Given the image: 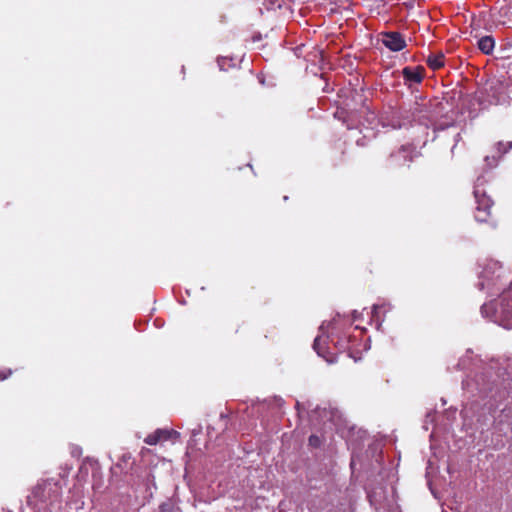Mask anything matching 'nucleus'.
Instances as JSON below:
<instances>
[{
	"label": "nucleus",
	"mask_w": 512,
	"mask_h": 512,
	"mask_svg": "<svg viewBox=\"0 0 512 512\" xmlns=\"http://www.w3.org/2000/svg\"><path fill=\"white\" fill-rule=\"evenodd\" d=\"M473 194L476 201L475 219L478 222H488L491 216V207L493 205V201L487 195L483 186V181L480 178L475 184Z\"/></svg>",
	"instance_id": "f257e3e1"
},
{
	"label": "nucleus",
	"mask_w": 512,
	"mask_h": 512,
	"mask_svg": "<svg viewBox=\"0 0 512 512\" xmlns=\"http://www.w3.org/2000/svg\"><path fill=\"white\" fill-rule=\"evenodd\" d=\"M414 147L411 145H402L397 150L390 153L386 160L388 169L398 171L410 166L414 159Z\"/></svg>",
	"instance_id": "f03ea898"
},
{
	"label": "nucleus",
	"mask_w": 512,
	"mask_h": 512,
	"mask_svg": "<svg viewBox=\"0 0 512 512\" xmlns=\"http://www.w3.org/2000/svg\"><path fill=\"white\" fill-rule=\"evenodd\" d=\"M382 44L391 51H400L406 46V42L399 32H384L380 34Z\"/></svg>",
	"instance_id": "7ed1b4c3"
},
{
	"label": "nucleus",
	"mask_w": 512,
	"mask_h": 512,
	"mask_svg": "<svg viewBox=\"0 0 512 512\" xmlns=\"http://www.w3.org/2000/svg\"><path fill=\"white\" fill-rule=\"evenodd\" d=\"M313 348L317 354L323 357L327 362L333 363L335 361L334 354L331 353L329 351V347H327L326 339L316 337L313 343Z\"/></svg>",
	"instance_id": "20e7f679"
},
{
	"label": "nucleus",
	"mask_w": 512,
	"mask_h": 512,
	"mask_svg": "<svg viewBox=\"0 0 512 512\" xmlns=\"http://www.w3.org/2000/svg\"><path fill=\"white\" fill-rule=\"evenodd\" d=\"M171 434H176V431L168 430V429H157L152 434H149L144 439V442L148 445H156L157 443H159L161 441H166L168 439H171Z\"/></svg>",
	"instance_id": "39448f33"
},
{
	"label": "nucleus",
	"mask_w": 512,
	"mask_h": 512,
	"mask_svg": "<svg viewBox=\"0 0 512 512\" xmlns=\"http://www.w3.org/2000/svg\"><path fill=\"white\" fill-rule=\"evenodd\" d=\"M403 75L409 83H420L424 77L423 66H405Z\"/></svg>",
	"instance_id": "423d86ee"
},
{
	"label": "nucleus",
	"mask_w": 512,
	"mask_h": 512,
	"mask_svg": "<svg viewBox=\"0 0 512 512\" xmlns=\"http://www.w3.org/2000/svg\"><path fill=\"white\" fill-rule=\"evenodd\" d=\"M495 41L491 36H484L478 40V48L484 54H490L494 48Z\"/></svg>",
	"instance_id": "0eeeda50"
},
{
	"label": "nucleus",
	"mask_w": 512,
	"mask_h": 512,
	"mask_svg": "<svg viewBox=\"0 0 512 512\" xmlns=\"http://www.w3.org/2000/svg\"><path fill=\"white\" fill-rule=\"evenodd\" d=\"M382 125L384 127H391L393 129H397V128H401L403 123L400 120V118L396 115V113H393L391 120H389L388 118L382 119Z\"/></svg>",
	"instance_id": "6e6552de"
},
{
	"label": "nucleus",
	"mask_w": 512,
	"mask_h": 512,
	"mask_svg": "<svg viewBox=\"0 0 512 512\" xmlns=\"http://www.w3.org/2000/svg\"><path fill=\"white\" fill-rule=\"evenodd\" d=\"M426 64H444V54L442 52H437V53L430 52L427 57Z\"/></svg>",
	"instance_id": "1a4fd4ad"
},
{
	"label": "nucleus",
	"mask_w": 512,
	"mask_h": 512,
	"mask_svg": "<svg viewBox=\"0 0 512 512\" xmlns=\"http://www.w3.org/2000/svg\"><path fill=\"white\" fill-rule=\"evenodd\" d=\"M510 149H512V141H508V142L499 141L496 144V150H497L499 157L506 154Z\"/></svg>",
	"instance_id": "9d476101"
},
{
	"label": "nucleus",
	"mask_w": 512,
	"mask_h": 512,
	"mask_svg": "<svg viewBox=\"0 0 512 512\" xmlns=\"http://www.w3.org/2000/svg\"><path fill=\"white\" fill-rule=\"evenodd\" d=\"M348 342H349V339L347 336H341L338 338L337 342L335 343V348L339 352L346 351L348 349Z\"/></svg>",
	"instance_id": "9b49d317"
},
{
	"label": "nucleus",
	"mask_w": 512,
	"mask_h": 512,
	"mask_svg": "<svg viewBox=\"0 0 512 512\" xmlns=\"http://www.w3.org/2000/svg\"><path fill=\"white\" fill-rule=\"evenodd\" d=\"M319 444H320V439H319V437H318V436H316V435H311V436L309 437V445L314 446V447H317V446H319Z\"/></svg>",
	"instance_id": "f8f14e48"
},
{
	"label": "nucleus",
	"mask_w": 512,
	"mask_h": 512,
	"mask_svg": "<svg viewBox=\"0 0 512 512\" xmlns=\"http://www.w3.org/2000/svg\"><path fill=\"white\" fill-rule=\"evenodd\" d=\"M356 144L360 147H365L368 144V139L366 136H363L359 139H357Z\"/></svg>",
	"instance_id": "ddd939ff"
},
{
	"label": "nucleus",
	"mask_w": 512,
	"mask_h": 512,
	"mask_svg": "<svg viewBox=\"0 0 512 512\" xmlns=\"http://www.w3.org/2000/svg\"><path fill=\"white\" fill-rule=\"evenodd\" d=\"M12 374V370L11 369H7L5 372L4 371H0V380H5L7 379L10 375Z\"/></svg>",
	"instance_id": "4468645a"
},
{
	"label": "nucleus",
	"mask_w": 512,
	"mask_h": 512,
	"mask_svg": "<svg viewBox=\"0 0 512 512\" xmlns=\"http://www.w3.org/2000/svg\"><path fill=\"white\" fill-rule=\"evenodd\" d=\"M130 459H131V455L130 454H123V456H122V461L123 462H126V461H128Z\"/></svg>",
	"instance_id": "2eb2a0df"
},
{
	"label": "nucleus",
	"mask_w": 512,
	"mask_h": 512,
	"mask_svg": "<svg viewBox=\"0 0 512 512\" xmlns=\"http://www.w3.org/2000/svg\"><path fill=\"white\" fill-rule=\"evenodd\" d=\"M180 437V433L176 431V434H171V439H176Z\"/></svg>",
	"instance_id": "dca6fc26"
},
{
	"label": "nucleus",
	"mask_w": 512,
	"mask_h": 512,
	"mask_svg": "<svg viewBox=\"0 0 512 512\" xmlns=\"http://www.w3.org/2000/svg\"><path fill=\"white\" fill-rule=\"evenodd\" d=\"M226 60H229V61L233 62V61H235L236 59H235L234 57H232V56H229V57H228V56H226Z\"/></svg>",
	"instance_id": "f3484780"
},
{
	"label": "nucleus",
	"mask_w": 512,
	"mask_h": 512,
	"mask_svg": "<svg viewBox=\"0 0 512 512\" xmlns=\"http://www.w3.org/2000/svg\"><path fill=\"white\" fill-rule=\"evenodd\" d=\"M433 69H438V68H441L442 66H439V65H436V66H431Z\"/></svg>",
	"instance_id": "a211bd4d"
},
{
	"label": "nucleus",
	"mask_w": 512,
	"mask_h": 512,
	"mask_svg": "<svg viewBox=\"0 0 512 512\" xmlns=\"http://www.w3.org/2000/svg\"><path fill=\"white\" fill-rule=\"evenodd\" d=\"M240 63L244 62V56L239 59Z\"/></svg>",
	"instance_id": "6ab92c4d"
},
{
	"label": "nucleus",
	"mask_w": 512,
	"mask_h": 512,
	"mask_svg": "<svg viewBox=\"0 0 512 512\" xmlns=\"http://www.w3.org/2000/svg\"><path fill=\"white\" fill-rule=\"evenodd\" d=\"M259 81H260V83H262V84L264 83V80H263L260 76H259Z\"/></svg>",
	"instance_id": "aec40b11"
},
{
	"label": "nucleus",
	"mask_w": 512,
	"mask_h": 512,
	"mask_svg": "<svg viewBox=\"0 0 512 512\" xmlns=\"http://www.w3.org/2000/svg\"><path fill=\"white\" fill-rule=\"evenodd\" d=\"M317 54H320V56L322 57V53H320L319 51H316L315 56H317Z\"/></svg>",
	"instance_id": "412c9836"
},
{
	"label": "nucleus",
	"mask_w": 512,
	"mask_h": 512,
	"mask_svg": "<svg viewBox=\"0 0 512 512\" xmlns=\"http://www.w3.org/2000/svg\"><path fill=\"white\" fill-rule=\"evenodd\" d=\"M410 60H412V61H419L418 59H416L414 57H412Z\"/></svg>",
	"instance_id": "4be33fe9"
},
{
	"label": "nucleus",
	"mask_w": 512,
	"mask_h": 512,
	"mask_svg": "<svg viewBox=\"0 0 512 512\" xmlns=\"http://www.w3.org/2000/svg\"><path fill=\"white\" fill-rule=\"evenodd\" d=\"M199 431L193 430V435H196Z\"/></svg>",
	"instance_id": "5701e85b"
}]
</instances>
